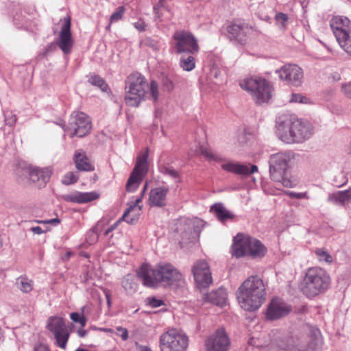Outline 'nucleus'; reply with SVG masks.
Returning <instances> with one entry per match:
<instances>
[{
  "instance_id": "nucleus-45",
  "label": "nucleus",
  "mask_w": 351,
  "mask_h": 351,
  "mask_svg": "<svg viewBox=\"0 0 351 351\" xmlns=\"http://www.w3.org/2000/svg\"><path fill=\"white\" fill-rule=\"evenodd\" d=\"M121 221H125L128 223L134 224L137 222L138 219V213L135 215H130V213L128 214L127 216L123 217V215L120 219Z\"/></svg>"
},
{
  "instance_id": "nucleus-52",
  "label": "nucleus",
  "mask_w": 351,
  "mask_h": 351,
  "mask_svg": "<svg viewBox=\"0 0 351 351\" xmlns=\"http://www.w3.org/2000/svg\"><path fill=\"white\" fill-rule=\"evenodd\" d=\"M343 93L349 98L351 99V82L342 84L341 86Z\"/></svg>"
},
{
  "instance_id": "nucleus-13",
  "label": "nucleus",
  "mask_w": 351,
  "mask_h": 351,
  "mask_svg": "<svg viewBox=\"0 0 351 351\" xmlns=\"http://www.w3.org/2000/svg\"><path fill=\"white\" fill-rule=\"evenodd\" d=\"M64 131H71V136L83 137L91 130V122L88 117L82 112H73L67 125L62 126Z\"/></svg>"
},
{
  "instance_id": "nucleus-61",
  "label": "nucleus",
  "mask_w": 351,
  "mask_h": 351,
  "mask_svg": "<svg viewBox=\"0 0 351 351\" xmlns=\"http://www.w3.org/2000/svg\"><path fill=\"white\" fill-rule=\"evenodd\" d=\"M30 230L35 234H40L43 232L42 228L39 226L32 227Z\"/></svg>"
},
{
  "instance_id": "nucleus-48",
  "label": "nucleus",
  "mask_w": 351,
  "mask_h": 351,
  "mask_svg": "<svg viewBox=\"0 0 351 351\" xmlns=\"http://www.w3.org/2000/svg\"><path fill=\"white\" fill-rule=\"evenodd\" d=\"M142 198L143 196L141 195L135 200V202L132 204L130 205V206L124 212L123 217H125V216H127L128 214L131 213L134 210V209L137 206V205L141 202Z\"/></svg>"
},
{
  "instance_id": "nucleus-15",
  "label": "nucleus",
  "mask_w": 351,
  "mask_h": 351,
  "mask_svg": "<svg viewBox=\"0 0 351 351\" xmlns=\"http://www.w3.org/2000/svg\"><path fill=\"white\" fill-rule=\"evenodd\" d=\"M147 157L148 154L145 153L137 158L136 165L126 184L127 191H135L143 181L147 173Z\"/></svg>"
},
{
  "instance_id": "nucleus-36",
  "label": "nucleus",
  "mask_w": 351,
  "mask_h": 351,
  "mask_svg": "<svg viewBox=\"0 0 351 351\" xmlns=\"http://www.w3.org/2000/svg\"><path fill=\"white\" fill-rule=\"evenodd\" d=\"M16 285L19 289L25 293H29L33 288L32 281L23 276H20L16 279Z\"/></svg>"
},
{
  "instance_id": "nucleus-17",
  "label": "nucleus",
  "mask_w": 351,
  "mask_h": 351,
  "mask_svg": "<svg viewBox=\"0 0 351 351\" xmlns=\"http://www.w3.org/2000/svg\"><path fill=\"white\" fill-rule=\"evenodd\" d=\"M192 273L197 287L201 289L206 288L213 282L209 266L204 260L197 261L193 267Z\"/></svg>"
},
{
  "instance_id": "nucleus-60",
  "label": "nucleus",
  "mask_w": 351,
  "mask_h": 351,
  "mask_svg": "<svg viewBox=\"0 0 351 351\" xmlns=\"http://www.w3.org/2000/svg\"><path fill=\"white\" fill-rule=\"evenodd\" d=\"M88 333V330H84L83 328H79L77 330V335L81 337H85Z\"/></svg>"
},
{
  "instance_id": "nucleus-53",
  "label": "nucleus",
  "mask_w": 351,
  "mask_h": 351,
  "mask_svg": "<svg viewBox=\"0 0 351 351\" xmlns=\"http://www.w3.org/2000/svg\"><path fill=\"white\" fill-rule=\"evenodd\" d=\"M118 335L122 338L123 340L128 339V332L127 329L119 327L117 328Z\"/></svg>"
},
{
  "instance_id": "nucleus-7",
  "label": "nucleus",
  "mask_w": 351,
  "mask_h": 351,
  "mask_svg": "<svg viewBox=\"0 0 351 351\" xmlns=\"http://www.w3.org/2000/svg\"><path fill=\"white\" fill-rule=\"evenodd\" d=\"M330 277L323 269L317 267L309 268L303 280L302 290L308 298H313L325 292L330 287Z\"/></svg>"
},
{
  "instance_id": "nucleus-38",
  "label": "nucleus",
  "mask_w": 351,
  "mask_h": 351,
  "mask_svg": "<svg viewBox=\"0 0 351 351\" xmlns=\"http://www.w3.org/2000/svg\"><path fill=\"white\" fill-rule=\"evenodd\" d=\"M200 151L202 155L209 161H215L217 162L226 161V159L223 158L220 154L213 153L210 149L205 147H201Z\"/></svg>"
},
{
  "instance_id": "nucleus-2",
  "label": "nucleus",
  "mask_w": 351,
  "mask_h": 351,
  "mask_svg": "<svg viewBox=\"0 0 351 351\" xmlns=\"http://www.w3.org/2000/svg\"><path fill=\"white\" fill-rule=\"evenodd\" d=\"M276 134L285 143H301L313 134V127L307 121L283 114L276 119Z\"/></svg>"
},
{
  "instance_id": "nucleus-42",
  "label": "nucleus",
  "mask_w": 351,
  "mask_h": 351,
  "mask_svg": "<svg viewBox=\"0 0 351 351\" xmlns=\"http://www.w3.org/2000/svg\"><path fill=\"white\" fill-rule=\"evenodd\" d=\"M143 43L144 45L149 48H152L154 51H157L160 48L159 42L157 40L152 38L150 37L146 38L143 40Z\"/></svg>"
},
{
  "instance_id": "nucleus-35",
  "label": "nucleus",
  "mask_w": 351,
  "mask_h": 351,
  "mask_svg": "<svg viewBox=\"0 0 351 351\" xmlns=\"http://www.w3.org/2000/svg\"><path fill=\"white\" fill-rule=\"evenodd\" d=\"M163 11L169 12V7L166 5V0H159L158 3L154 6V14L155 21H162Z\"/></svg>"
},
{
  "instance_id": "nucleus-50",
  "label": "nucleus",
  "mask_w": 351,
  "mask_h": 351,
  "mask_svg": "<svg viewBox=\"0 0 351 351\" xmlns=\"http://www.w3.org/2000/svg\"><path fill=\"white\" fill-rule=\"evenodd\" d=\"M276 19L278 22L281 23L282 26L285 27V23L288 20V17L285 14L279 12L276 15Z\"/></svg>"
},
{
  "instance_id": "nucleus-32",
  "label": "nucleus",
  "mask_w": 351,
  "mask_h": 351,
  "mask_svg": "<svg viewBox=\"0 0 351 351\" xmlns=\"http://www.w3.org/2000/svg\"><path fill=\"white\" fill-rule=\"evenodd\" d=\"M180 59V66L186 71H191L195 67V59L194 56L197 53H182Z\"/></svg>"
},
{
  "instance_id": "nucleus-23",
  "label": "nucleus",
  "mask_w": 351,
  "mask_h": 351,
  "mask_svg": "<svg viewBox=\"0 0 351 351\" xmlns=\"http://www.w3.org/2000/svg\"><path fill=\"white\" fill-rule=\"evenodd\" d=\"M99 197V194L95 191L80 192L75 191L71 194L64 195L62 199L67 202L86 204Z\"/></svg>"
},
{
  "instance_id": "nucleus-10",
  "label": "nucleus",
  "mask_w": 351,
  "mask_h": 351,
  "mask_svg": "<svg viewBox=\"0 0 351 351\" xmlns=\"http://www.w3.org/2000/svg\"><path fill=\"white\" fill-rule=\"evenodd\" d=\"M188 344V337L175 328L161 335L159 339L160 351H186Z\"/></svg>"
},
{
  "instance_id": "nucleus-33",
  "label": "nucleus",
  "mask_w": 351,
  "mask_h": 351,
  "mask_svg": "<svg viewBox=\"0 0 351 351\" xmlns=\"http://www.w3.org/2000/svg\"><path fill=\"white\" fill-rule=\"evenodd\" d=\"M53 335L56 340V345L60 348L64 350L66 347V344L70 336V333L67 328L53 333Z\"/></svg>"
},
{
  "instance_id": "nucleus-24",
  "label": "nucleus",
  "mask_w": 351,
  "mask_h": 351,
  "mask_svg": "<svg viewBox=\"0 0 351 351\" xmlns=\"http://www.w3.org/2000/svg\"><path fill=\"white\" fill-rule=\"evenodd\" d=\"M169 189L165 186L156 187L151 189L149 197L150 206L162 208L167 205L166 197Z\"/></svg>"
},
{
  "instance_id": "nucleus-5",
  "label": "nucleus",
  "mask_w": 351,
  "mask_h": 351,
  "mask_svg": "<svg viewBox=\"0 0 351 351\" xmlns=\"http://www.w3.org/2000/svg\"><path fill=\"white\" fill-rule=\"evenodd\" d=\"M304 334L288 335L278 343L279 351H315L319 342V330L310 326L304 327Z\"/></svg>"
},
{
  "instance_id": "nucleus-51",
  "label": "nucleus",
  "mask_w": 351,
  "mask_h": 351,
  "mask_svg": "<svg viewBox=\"0 0 351 351\" xmlns=\"http://www.w3.org/2000/svg\"><path fill=\"white\" fill-rule=\"evenodd\" d=\"M286 193L291 198L302 199L306 197V193H296L293 191H287Z\"/></svg>"
},
{
  "instance_id": "nucleus-27",
  "label": "nucleus",
  "mask_w": 351,
  "mask_h": 351,
  "mask_svg": "<svg viewBox=\"0 0 351 351\" xmlns=\"http://www.w3.org/2000/svg\"><path fill=\"white\" fill-rule=\"evenodd\" d=\"M73 161L76 169L80 171H93L94 166L89 162L85 152L82 150H77L73 156Z\"/></svg>"
},
{
  "instance_id": "nucleus-4",
  "label": "nucleus",
  "mask_w": 351,
  "mask_h": 351,
  "mask_svg": "<svg viewBox=\"0 0 351 351\" xmlns=\"http://www.w3.org/2000/svg\"><path fill=\"white\" fill-rule=\"evenodd\" d=\"M149 90L154 101H157L159 93L156 82L152 80L149 86L145 77L141 74L136 73L130 75L125 80L126 104L131 107H138L144 100Z\"/></svg>"
},
{
  "instance_id": "nucleus-31",
  "label": "nucleus",
  "mask_w": 351,
  "mask_h": 351,
  "mask_svg": "<svg viewBox=\"0 0 351 351\" xmlns=\"http://www.w3.org/2000/svg\"><path fill=\"white\" fill-rule=\"evenodd\" d=\"M66 323L62 317L51 316L47 319V328L52 334L66 328Z\"/></svg>"
},
{
  "instance_id": "nucleus-47",
  "label": "nucleus",
  "mask_w": 351,
  "mask_h": 351,
  "mask_svg": "<svg viewBox=\"0 0 351 351\" xmlns=\"http://www.w3.org/2000/svg\"><path fill=\"white\" fill-rule=\"evenodd\" d=\"M307 100L308 99L306 97L300 94H292L290 101L303 104L306 103Z\"/></svg>"
},
{
  "instance_id": "nucleus-9",
  "label": "nucleus",
  "mask_w": 351,
  "mask_h": 351,
  "mask_svg": "<svg viewBox=\"0 0 351 351\" xmlns=\"http://www.w3.org/2000/svg\"><path fill=\"white\" fill-rule=\"evenodd\" d=\"M330 26L341 47L351 55L350 20L346 16H335L330 21Z\"/></svg>"
},
{
  "instance_id": "nucleus-46",
  "label": "nucleus",
  "mask_w": 351,
  "mask_h": 351,
  "mask_svg": "<svg viewBox=\"0 0 351 351\" xmlns=\"http://www.w3.org/2000/svg\"><path fill=\"white\" fill-rule=\"evenodd\" d=\"M162 86L164 90L168 92L171 91L174 88L172 80L167 77H164L162 78Z\"/></svg>"
},
{
  "instance_id": "nucleus-55",
  "label": "nucleus",
  "mask_w": 351,
  "mask_h": 351,
  "mask_svg": "<svg viewBox=\"0 0 351 351\" xmlns=\"http://www.w3.org/2000/svg\"><path fill=\"white\" fill-rule=\"evenodd\" d=\"M34 351H50V350L45 344L40 343L35 346Z\"/></svg>"
},
{
  "instance_id": "nucleus-1",
  "label": "nucleus",
  "mask_w": 351,
  "mask_h": 351,
  "mask_svg": "<svg viewBox=\"0 0 351 351\" xmlns=\"http://www.w3.org/2000/svg\"><path fill=\"white\" fill-rule=\"evenodd\" d=\"M136 275L143 285L149 288H156L159 285L165 287L180 285L182 281L181 273L167 263L157 264L154 267L148 263H143L136 271Z\"/></svg>"
},
{
  "instance_id": "nucleus-59",
  "label": "nucleus",
  "mask_w": 351,
  "mask_h": 351,
  "mask_svg": "<svg viewBox=\"0 0 351 351\" xmlns=\"http://www.w3.org/2000/svg\"><path fill=\"white\" fill-rule=\"evenodd\" d=\"M136 348L137 351H152L150 348L146 346L140 345L138 343H136Z\"/></svg>"
},
{
  "instance_id": "nucleus-40",
  "label": "nucleus",
  "mask_w": 351,
  "mask_h": 351,
  "mask_svg": "<svg viewBox=\"0 0 351 351\" xmlns=\"http://www.w3.org/2000/svg\"><path fill=\"white\" fill-rule=\"evenodd\" d=\"M79 176L74 172H68L62 178V183L64 185H71L77 182Z\"/></svg>"
},
{
  "instance_id": "nucleus-64",
  "label": "nucleus",
  "mask_w": 351,
  "mask_h": 351,
  "mask_svg": "<svg viewBox=\"0 0 351 351\" xmlns=\"http://www.w3.org/2000/svg\"><path fill=\"white\" fill-rule=\"evenodd\" d=\"M332 78L334 81H339L341 79V77L338 73H334L332 74Z\"/></svg>"
},
{
  "instance_id": "nucleus-30",
  "label": "nucleus",
  "mask_w": 351,
  "mask_h": 351,
  "mask_svg": "<svg viewBox=\"0 0 351 351\" xmlns=\"http://www.w3.org/2000/svg\"><path fill=\"white\" fill-rule=\"evenodd\" d=\"M121 287L128 295L134 294L138 289L135 276L132 274L124 276L121 280Z\"/></svg>"
},
{
  "instance_id": "nucleus-39",
  "label": "nucleus",
  "mask_w": 351,
  "mask_h": 351,
  "mask_svg": "<svg viewBox=\"0 0 351 351\" xmlns=\"http://www.w3.org/2000/svg\"><path fill=\"white\" fill-rule=\"evenodd\" d=\"M315 253L319 261H324L327 263H331L332 262V257L327 251L319 248L315 251Z\"/></svg>"
},
{
  "instance_id": "nucleus-26",
  "label": "nucleus",
  "mask_w": 351,
  "mask_h": 351,
  "mask_svg": "<svg viewBox=\"0 0 351 351\" xmlns=\"http://www.w3.org/2000/svg\"><path fill=\"white\" fill-rule=\"evenodd\" d=\"M203 300L206 302L222 306L226 304L227 292L224 288L220 287L215 291L205 294L203 297Z\"/></svg>"
},
{
  "instance_id": "nucleus-12",
  "label": "nucleus",
  "mask_w": 351,
  "mask_h": 351,
  "mask_svg": "<svg viewBox=\"0 0 351 351\" xmlns=\"http://www.w3.org/2000/svg\"><path fill=\"white\" fill-rule=\"evenodd\" d=\"M173 39L177 53H198L199 47L197 40L191 32L185 30L176 31Z\"/></svg>"
},
{
  "instance_id": "nucleus-63",
  "label": "nucleus",
  "mask_w": 351,
  "mask_h": 351,
  "mask_svg": "<svg viewBox=\"0 0 351 351\" xmlns=\"http://www.w3.org/2000/svg\"><path fill=\"white\" fill-rule=\"evenodd\" d=\"M86 321H87V319L85 317V316L84 315L82 317V319H80V320L78 322V323L81 325V328H84L86 326Z\"/></svg>"
},
{
  "instance_id": "nucleus-20",
  "label": "nucleus",
  "mask_w": 351,
  "mask_h": 351,
  "mask_svg": "<svg viewBox=\"0 0 351 351\" xmlns=\"http://www.w3.org/2000/svg\"><path fill=\"white\" fill-rule=\"evenodd\" d=\"M204 226V221L200 219H186L180 224L178 230L180 232L182 239H190L195 235H199Z\"/></svg>"
},
{
  "instance_id": "nucleus-6",
  "label": "nucleus",
  "mask_w": 351,
  "mask_h": 351,
  "mask_svg": "<svg viewBox=\"0 0 351 351\" xmlns=\"http://www.w3.org/2000/svg\"><path fill=\"white\" fill-rule=\"evenodd\" d=\"M295 154L291 150L279 152L271 154L269 158V172L272 180L280 182L283 186L291 188L292 182L288 178V171Z\"/></svg>"
},
{
  "instance_id": "nucleus-25",
  "label": "nucleus",
  "mask_w": 351,
  "mask_h": 351,
  "mask_svg": "<svg viewBox=\"0 0 351 351\" xmlns=\"http://www.w3.org/2000/svg\"><path fill=\"white\" fill-rule=\"evenodd\" d=\"M28 176L32 182L37 183L38 187H43L49 180L51 171L48 169L29 167Z\"/></svg>"
},
{
  "instance_id": "nucleus-34",
  "label": "nucleus",
  "mask_w": 351,
  "mask_h": 351,
  "mask_svg": "<svg viewBox=\"0 0 351 351\" xmlns=\"http://www.w3.org/2000/svg\"><path fill=\"white\" fill-rule=\"evenodd\" d=\"M88 82L93 86L99 88L103 92H107L109 89L108 85L105 80L96 74L90 75L88 77Z\"/></svg>"
},
{
  "instance_id": "nucleus-56",
  "label": "nucleus",
  "mask_w": 351,
  "mask_h": 351,
  "mask_svg": "<svg viewBox=\"0 0 351 351\" xmlns=\"http://www.w3.org/2000/svg\"><path fill=\"white\" fill-rule=\"evenodd\" d=\"M121 219H119L117 222H115L114 224H112V226H110L106 231H105V233L104 234L105 235H108L110 232H111L112 231H113L114 230H115L117 228V227L118 226L119 223L121 222Z\"/></svg>"
},
{
  "instance_id": "nucleus-28",
  "label": "nucleus",
  "mask_w": 351,
  "mask_h": 351,
  "mask_svg": "<svg viewBox=\"0 0 351 351\" xmlns=\"http://www.w3.org/2000/svg\"><path fill=\"white\" fill-rule=\"evenodd\" d=\"M210 211L212 212L217 219L221 223H225L228 219H234L235 215L226 208L222 203H215L211 206Z\"/></svg>"
},
{
  "instance_id": "nucleus-49",
  "label": "nucleus",
  "mask_w": 351,
  "mask_h": 351,
  "mask_svg": "<svg viewBox=\"0 0 351 351\" xmlns=\"http://www.w3.org/2000/svg\"><path fill=\"white\" fill-rule=\"evenodd\" d=\"M210 76L219 80L222 76V72L218 67L214 66L210 70Z\"/></svg>"
},
{
  "instance_id": "nucleus-8",
  "label": "nucleus",
  "mask_w": 351,
  "mask_h": 351,
  "mask_svg": "<svg viewBox=\"0 0 351 351\" xmlns=\"http://www.w3.org/2000/svg\"><path fill=\"white\" fill-rule=\"evenodd\" d=\"M266 252V247L254 237L241 233L237 234L234 237L232 246L233 256L240 258L249 256L253 258H261L265 255Z\"/></svg>"
},
{
  "instance_id": "nucleus-57",
  "label": "nucleus",
  "mask_w": 351,
  "mask_h": 351,
  "mask_svg": "<svg viewBox=\"0 0 351 351\" xmlns=\"http://www.w3.org/2000/svg\"><path fill=\"white\" fill-rule=\"evenodd\" d=\"M104 293L105 297L106 298L108 306H110V305H111V294H110V291L108 289H104Z\"/></svg>"
},
{
  "instance_id": "nucleus-3",
  "label": "nucleus",
  "mask_w": 351,
  "mask_h": 351,
  "mask_svg": "<svg viewBox=\"0 0 351 351\" xmlns=\"http://www.w3.org/2000/svg\"><path fill=\"white\" fill-rule=\"evenodd\" d=\"M237 298L242 308L248 311L258 309L266 300L265 287L262 279L250 276L239 287Z\"/></svg>"
},
{
  "instance_id": "nucleus-54",
  "label": "nucleus",
  "mask_w": 351,
  "mask_h": 351,
  "mask_svg": "<svg viewBox=\"0 0 351 351\" xmlns=\"http://www.w3.org/2000/svg\"><path fill=\"white\" fill-rule=\"evenodd\" d=\"M83 316V314H80L77 312H73L70 314L71 319L75 323H78V322L80 320V319H82Z\"/></svg>"
},
{
  "instance_id": "nucleus-21",
  "label": "nucleus",
  "mask_w": 351,
  "mask_h": 351,
  "mask_svg": "<svg viewBox=\"0 0 351 351\" xmlns=\"http://www.w3.org/2000/svg\"><path fill=\"white\" fill-rule=\"evenodd\" d=\"M291 309L287 304L279 298L273 299L267 308V317L270 320H275L287 315Z\"/></svg>"
},
{
  "instance_id": "nucleus-43",
  "label": "nucleus",
  "mask_w": 351,
  "mask_h": 351,
  "mask_svg": "<svg viewBox=\"0 0 351 351\" xmlns=\"http://www.w3.org/2000/svg\"><path fill=\"white\" fill-rule=\"evenodd\" d=\"M5 124L12 127L16 121V115L12 112H6L4 113Z\"/></svg>"
},
{
  "instance_id": "nucleus-22",
  "label": "nucleus",
  "mask_w": 351,
  "mask_h": 351,
  "mask_svg": "<svg viewBox=\"0 0 351 351\" xmlns=\"http://www.w3.org/2000/svg\"><path fill=\"white\" fill-rule=\"evenodd\" d=\"M221 168L226 171L243 176H247L258 171V167L255 165H252L250 169L246 165L233 162L223 163L221 165Z\"/></svg>"
},
{
  "instance_id": "nucleus-14",
  "label": "nucleus",
  "mask_w": 351,
  "mask_h": 351,
  "mask_svg": "<svg viewBox=\"0 0 351 351\" xmlns=\"http://www.w3.org/2000/svg\"><path fill=\"white\" fill-rule=\"evenodd\" d=\"M227 36L234 44L244 45L247 43L248 35L253 31L252 27L247 23L237 21L226 27Z\"/></svg>"
},
{
  "instance_id": "nucleus-11",
  "label": "nucleus",
  "mask_w": 351,
  "mask_h": 351,
  "mask_svg": "<svg viewBox=\"0 0 351 351\" xmlns=\"http://www.w3.org/2000/svg\"><path fill=\"white\" fill-rule=\"evenodd\" d=\"M241 86L252 93L257 104L267 102L271 97V86L265 79H247L241 83Z\"/></svg>"
},
{
  "instance_id": "nucleus-44",
  "label": "nucleus",
  "mask_w": 351,
  "mask_h": 351,
  "mask_svg": "<svg viewBox=\"0 0 351 351\" xmlns=\"http://www.w3.org/2000/svg\"><path fill=\"white\" fill-rule=\"evenodd\" d=\"M148 304L152 308H157L165 304L164 301L156 297L148 298Z\"/></svg>"
},
{
  "instance_id": "nucleus-41",
  "label": "nucleus",
  "mask_w": 351,
  "mask_h": 351,
  "mask_svg": "<svg viewBox=\"0 0 351 351\" xmlns=\"http://www.w3.org/2000/svg\"><path fill=\"white\" fill-rule=\"evenodd\" d=\"M125 12V8L124 6H119L117 8L114 12L112 14L110 17V23H113L120 21Z\"/></svg>"
},
{
  "instance_id": "nucleus-62",
  "label": "nucleus",
  "mask_w": 351,
  "mask_h": 351,
  "mask_svg": "<svg viewBox=\"0 0 351 351\" xmlns=\"http://www.w3.org/2000/svg\"><path fill=\"white\" fill-rule=\"evenodd\" d=\"M60 222V220L58 218H55V219H52L46 221L47 223H51V224H54V225H56V224L59 223Z\"/></svg>"
},
{
  "instance_id": "nucleus-29",
  "label": "nucleus",
  "mask_w": 351,
  "mask_h": 351,
  "mask_svg": "<svg viewBox=\"0 0 351 351\" xmlns=\"http://www.w3.org/2000/svg\"><path fill=\"white\" fill-rule=\"evenodd\" d=\"M328 201L335 204L345 206L351 202V188L338 191L328 195Z\"/></svg>"
},
{
  "instance_id": "nucleus-16",
  "label": "nucleus",
  "mask_w": 351,
  "mask_h": 351,
  "mask_svg": "<svg viewBox=\"0 0 351 351\" xmlns=\"http://www.w3.org/2000/svg\"><path fill=\"white\" fill-rule=\"evenodd\" d=\"M280 79L288 85L298 87L302 83L304 73L302 69L296 64H287L276 71Z\"/></svg>"
},
{
  "instance_id": "nucleus-19",
  "label": "nucleus",
  "mask_w": 351,
  "mask_h": 351,
  "mask_svg": "<svg viewBox=\"0 0 351 351\" xmlns=\"http://www.w3.org/2000/svg\"><path fill=\"white\" fill-rule=\"evenodd\" d=\"M71 18L69 16L64 19V23L61 27L60 39L57 43L58 46L64 54H69L73 46V39L71 32Z\"/></svg>"
},
{
  "instance_id": "nucleus-37",
  "label": "nucleus",
  "mask_w": 351,
  "mask_h": 351,
  "mask_svg": "<svg viewBox=\"0 0 351 351\" xmlns=\"http://www.w3.org/2000/svg\"><path fill=\"white\" fill-rule=\"evenodd\" d=\"M159 171L163 175L168 176L174 179L176 182L180 181L179 172L171 166L166 165H161L159 167Z\"/></svg>"
},
{
  "instance_id": "nucleus-58",
  "label": "nucleus",
  "mask_w": 351,
  "mask_h": 351,
  "mask_svg": "<svg viewBox=\"0 0 351 351\" xmlns=\"http://www.w3.org/2000/svg\"><path fill=\"white\" fill-rule=\"evenodd\" d=\"M134 26L140 32L144 31L145 29V25L143 21H138L135 23Z\"/></svg>"
},
{
  "instance_id": "nucleus-18",
  "label": "nucleus",
  "mask_w": 351,
  "mask_h": 351,
  "mask_svg": "<svg viewBox=\"0 0 351 351\" xmlns=\"http://www.w3.org/2000/svg\"><path fill=\"white\" fill-rule=\"evenodd\" d=\"M207 351H228L230 340L223 328L217 329L205 342Z\"/></svg>"
}]
</instances>
